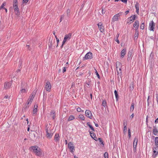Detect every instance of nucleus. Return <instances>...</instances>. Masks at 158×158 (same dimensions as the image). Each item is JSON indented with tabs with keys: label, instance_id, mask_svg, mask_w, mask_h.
<instances>
[{
	"label": "nucleus",
	"instance_id": "nucleus-11",
	"mask_svg": "<svg viewBox=\"0 0 158 158\" xmlns=\"http://www.w3.org/2000/svg\"><path fill=\"white\" fill-rule=\"evenodd\" d=\"M46 137L49 139H50L52 137V133H50L48 132V128L46 129Z\"/></svg>",
	"mask_w": 158,
	"mask_h": 158
},
{
	"label": "nucleus",
	"instance_id": "nucleus-18",
	"mask_svg": "<svg viewBox=\"0 0 158 158\" xmlns=\"http://www.w3.org/2000/svg\"><path fill=\"white\" fill-rule=\"evenodd\" d=\"M118 76H119L121 77L122 75V72L121 68H119V70L117 71Z\"/></svg>",
	"mask_w": 158,
	"mask_h": 158
},
{
	"label": "nucleus",
	"instance_id": "nucleus-64",
	"mask_svg": "<svg viewBox=\"0 0 158 158\" xmlns=\"http://www.w3.org/2000/svg\"><path fill=\"white\" fill-rule=\"evenodd\" d=\"M93 139L95 140H96L97 139V137H96V136H95V137H94L93 138Z\"/></svg>",
	"mask_w": 158,
	"mask_h": 158
},
{
	"label": "nucleus",
	"instance_id": "nucleus-36",
	"mask_svg": "<svg viewBox=\"0 0 158 158\" xmlns=\"http://www.w3.org/2000/svg\"><path fill=\"white\" fill-rule=\"evenodd\" d=\"M144 23H142L140 26V28L142 29H144Z\"/></svg>",
	"mask_w": 158,
	"mask_h": 158
},
{
	"label": "nucleus",
	"instance_id": "nucleus-39",
	"mask_svg": "<svg viewBox=\"0 0 158 158\" xmlns=\"http://www.w3.org/2000/svg\"><path fill=\"white\" fill-rule=\"evenodd\" d=\"M136 9H139V4L138 3H136L135 6Z\"/></svg>",
	"mask_w": 158,
	"mask_h": 158
},
{
	"label": "nucleus",
	"instance_id": "nucleus-48",
	"mask_svg": "<svg viewBox=\"0 0 158 158\" xmlns=\"http://www.w3.org/2000/svg\"><path fill=\"white\" fill-rule=\"evenodd\" d=\"M81 109L80 108L78 107L77 109V111L78 112H80L81 111Z\"/></svg>",
	"mask_w": 158,
	"mask_h": 158
},
{
	"label": "nucleus",
	"instance_id": "nucleus-58",
	"mask_svg": "<svg viewBox=\"0 0 158 158\" xmlns=\"http://www.w3.org/2000/svg\"><path fill=\"white\" fill-rule=\"evenodd\" d=\"M134 116V114H132L130 116V118H132Z\"/></svg>",
	"mask_w": 158,
	"mask_h": 158
},
{
	"label": "nucleus",
	"instance_id": "nucleus-49",
	"mask_svg": "<svg viewBox=\"0 0 158 158\" xmlns=\"http://www.w3.org/2000/svg\"><path fill=\"white\" fill-rule=\"evenodd\" d=\"M127 127H126V128H124V129H123L124 133H126L127 132Z\"/></svg>",
	"mask_w": 158,
	"mask_h": 158
},
{
	"label": "nucleus",
	"instance_id": "nucleus-30",
	"mask_svg": "<svg viewBox=\"0 0 158 158\" xmlns=\"http://www.w3.org/2000/svg\"><path fill=\"white\" fill-rule=\"evenodd\" d=\"M89 133L90 134V136L92 138H93L94 137H95V134L93 132L92 133L91 131L89 132Z\"/></svg>",
	"mask_w": 158,
	"mask_h": 158
},
{
	"label": "nucleus",
	"instance_id": "nucleus-52",
	"mask_svg": "<svg viewBox=\"0 0 158 158\" xmlns=\"http://www.w3.org/2000/svg\"><path fill=\"white\" fill-rule=\"evenodd\" d=\"M120 77L119 76H118L117 77V80L118 81L119 83H120Z\"/></svg>",
	"mask_w": 158,
	"mask_h": 158
},
{
	"label": "nucleus",
	"instance_id": "nucleus-54",
	"mask_svg": "<svg viewBox=\"0 0 158 158\" xmlns=\"http://www.w3.org/2000/svg\"><path fill=\"white\" fill-rule=\"evenodd\" d=\"M98 140H99V141H100V142H101V143H103V142H102V139H101V138H98Z\"/></svg>",
	"mask_w": 158,
	"mask_h": 158
},
{
	"label": "nucleus",
	"instance_id": "nucleus-44",
	"mask_svg": "<svg viewBox=\"0 0 158 158\" xmlns=\"http://www.w3.org/2000/svg\"><path fill=\"white\" fill-rule=\"evenodd\" d=\"M133 148H134V152H136V145H133Z\"/></svg>",
	"mask_w": 158,
	"mask_h": 158
},
{
	"label": "nucleus",
	"instance_id": "nucleus-24",
	"mask_svg": "<svg viewBox=\"0 0 158 158\" xmlns=\"http://www.w3.org/2000/svg\"><path fill=\"white\" fill-rule=\"evenodd\" d=\"M155 144L157 147H158V137H156L155 138Z\"/></svg>",
	"mask_w": 158,
	"mask_h": 158
},
{
	"label": "nucleus",
	"instance_id": "nucleus-53",
	"mask_svg": "<svg viewBox=\"0 0 158 158\" xmlns=\"http://www.w3.org/2000/svg\"><path fill=\"white\" fill-rule=\"evenodd\" d=\"M128 22H127V23H128V24H131L132 22V21H130V20H128Z\"/></svg>",
	"mask_w": 158,
	"mask_h": 158
},
{
	"label": "nucleus",
	"instance_id": "nucleus-37",
	"mask_svg": "<svg viewBox=\"0 0 158 158\" xmlns=\"http://www.w3.org/2000/svg\"><path fill=\"white\" fill-rule=\"evenodd\" d=\"M123 125L124 127V128H126V127H127V123L125 120L123 122Z\"/></svg>",
	"mask_w": 158,
	"mask_h": 158
},
{
	"label": "nucleus",
	"instance_id": "nucleus-1",
	"mask_svg": "<svg viewBox=\"0 0 158 158\" xmlns=\"http://www.w3.org/2000/svg\"><path fill=\"white\" fill-rule=\"evenodd\" d=\"M30 150L33 151L36 156H41L42 154V151L38 147L35 146H31L30 148Z\"/></svg>",
	"mask_w": 158,
	"mask_h": 158
},
{
	"label": "nucleus",
	"instance_id": "nucleus-7",
	"mask_svg": "<svg viewBox=\"0 0 158 158\" xmlns=\"http://www.w3.org/2000/svg\"><path fill=\"white\" fill-rule=\"evenodd\" d=\"M46 91L49 92L51 90V85L49 81H47L44 87Z\"/></svg>",
	"mask_w": 158,
	"mask_h": 158
},
{
	"label": "nucleus",
	"instance_id": "nucleus-47",
	"mask_svg": "<svg viewBox=\"0 0 158 158\" xmlns=\"http://www.w3.org/2000/svg\"><path fill=\"white\" fill-rule=\"evenodd\" d=\"M55 112L54 111L52 110L51 112V115H53L55 114Z\"/></svg>",
	"mask_w": 158,
	"mask_h": 158
},
{
	"label": "nucleus",
	"instance_id": "nucleus-6",
	"mask_svg": "<svg viewBox=\"0 0 158 158\" xmlns=\"http://www.w3.org/2000/svg\"><path fill=\"white\" fill-rule=\"evenodd\" d=\"M13 7L15 14L18 16L20 14V12L17 5H13Z\"/></svg>",
	"mask_w": 158,
	"mask_h": 158
},
{
	"label": "nucleus",
	"instance_id": "nucleus-50",
	"mask_svg": "<svg viewBox=\"0 0 158 158\" xmlns=\"http://www.w3.org/2000/svg\"><path fill=\"white\" fill-rule=\"evenodd\" d=\"M70 10L69 9H68L67 10V13L68 16V14L70 13Z\"/></svg>",
	"mask_w": 158,
	"mask_h": 158
},
{
	"label": "nucleus",
	"instance_id": "nucleus-33",
	"mask_svg": "<svg viewBox=\"0 0 158 158\" xmlns=\"http://www.w3.org/2000/svg\"><path fill=\"white\" fill-rule=\"evenodd\" d=\"M6 5V3L5 2H4L1 6L0 7V10H1L2 9H4L5 8L4 7V6H5Z\"/></svg>",
	"mask_w": 158,
	"mask_h": 158
},
{
	"label": "nucleus",
	"instance_id": "nucleus-34",
	"mask_svg": "<svg viewBox=\"0 0 158 158\" xmlns=\"http://www.w3.org/2000/svg\"><path fill=\"white\" fill-rule=\"evenodd\" d=\"M138 35H139V32L136 30L135 31V35H134V36H135V38L136 37L137 38V37L138 36Z\"/></svg>",
	"mask_w": 158,
	"mask_h": 158
},
{
	"label": "nucleus",
	"instance_id": "nucleus-59",
	"mask_svg": "<svg viewBox=\"0 0 158 158\" xmlns=\"http://www.w3.org/2000/svg\"><path fill=\"white\" fill-rule=\"evenodd\" d=\"M133 88H134V87L133 86H132L130 87V90H133Z\"/></svg>",
	"mask_w": 158,
	"mask_h": 158
},
{
	"label": "nucleus",
	"instance_id": "nucleus-43",
	"mask_svg": "<svg viewBox=\"0 0 158 158\" xmlns=\"http://www.w3.org/2000/svg\"><path fill=\"white\" fill-rule=\"evenodd\" d=\"M17 3V0H14L13 5H16Z\"/></svg>",
	"mask_w": 158,
	"mask_h": 158
},
{
	"label": "nucleus",
	"instance_id": "nucleus-3",
	"mask_svg": "<svg viewBox=\"0 0 158 158\" xmlns=\"http://www.w3.org/2000/svg\"><path fill=\"white\" fill-rule=\"evenodd\" d=\"M35 92L33 93L32 94H31V95H32L28 99V102L27 103V105H25V106H26V107H25L26 108H28L29 107V104L30 103H31L32 101V100H33V98H34V97L35 96ZM23 108H24V109L25 108V107L24 106L23 107Z\"/></svg>",
	"mask_w": 158,
	"mask_h": 158
},
{
	"label": "nucleus",
	"instance_id": "nucleus-57",
	"mask_svg": "<svg viewBox=\"0 0 158 158\" xmlns=\"http://www.w3.org/2000/svg\"><path fill=\"white\" fill-rule=\"evenodd\" d=\"M64 15H62L61 16V18H60L61 19H63L64 18Z\"/></svg>",
	"mask_w": 158,
	"mask_h": 158
},
{
	"label": "nucleus",
	"instance_id": "nucleus-16",
	"mask_svg": "<svg viewBox=\"0 0 158 158\" xmlns=\"http://www.w3.org/2000/svg\"><path fill=\"white\" fill-rule=\"evenodd\" d=\"M118 16L117 15H115L113 17L112 21L113 22H114L115 21H118Z\"/></svg>",
	"mask_w": 158,
	"mask_h": 158
},
{
	"label": "nucleus",
	"instance_id": "nucleus-40",
	"mask_svg": "<svg viewBox=\"0 0 158 158\" xmlns=\"http://www.w3.org/2000/svg\"><path fill=\"white\" fill-rule=\"evenodd\" d=\"M95 73L96 75H97V77H98V78H100V77L99 75L98 74V73L97 70L96 69H95Z\"/></svg>",
	"mask_w": 158,
	"mask_h": 158
},
{
	"label": "nucleus",
	"instance_id": "nucleus-25",
	"mask_svg": "<svg viewBox=\"0 0 158 158\" xmlns=\"http://www.w3.org/2000/svg\"><path fill=\"white\" fill-rule=\"evenodd\" d=\"M138 141V139L137 137H135L134 139L133 145H137V142Z\"/></svg>",
	"mask_w": 158,
	"mask_h": 158
},
{
	"label": "nucleus",
	"instance_id": "nucleus-8",
	"mask_svg": "<svg viewBox=\"0 0 158 158\" xmlns=\"http://www.w3.org/2000/svg\"><path fill=\"white\" fill-rule=\"evenodd\" d=\"M73 144L71 142H69L68 143V148L70 149L71 150V152H73L74 151V147L73 146Z\"/></svg>",
	"mask_w": 158,
	"mask_h": 158
},
{
	"label": "nucleus",
	"instance_id": "nucleus-41",
	"mask_svg": "<svg viewBox=\"0 0 158 158\" xmlns=\"http://www.w3.org/2000/svg\"><path fill=\"white\" fill-rule=\"evenodd\" d=\"M154 150L153 153L155 154V156H154V157H156V156L158 154V152H156V150Z\"/></svg>",
	"mask_w": 158,
	"mask_h": 158
},
{
	"label": "nucleus",
	"instance_id": "nucleus-61",
	"mask_svg": "<svg viewBox=\"0 0 158 158\" xmlns=\"http://www.w3.org/2000/svg\"><path fill=\"white\" fill-rule=\"evenodd\" d=\"M136 12L139 14V9H136Z\"/></svg>",
	"mask_w": 158,
	"mask_h": 158
},
{
	"label": "nucleus",
	"instance_id": "nucleus-17",
	"mask_svg": "<svg viewBox=\"0 0 158 158\" xmlns=\"http://www.w3.org/2000/svg\"><path fill=\"white\" fill-rule=\"evenodd\" d=\"M136 16L135 15L131 16L130 17H129L128 19V20H130L132 21V20H135V19Z\"/></svg>",
	"mask_w": 158,
	"mask_h": 158
},
{
	"label": "nucleus",
	"instance_id": "nucleus-22",
	"mask_svg": "<svg viewBox=\"0 0 158 158\" xmlns=\"http://www.w3.org/2000/svg\"><path fill=\"white\" fill-rule=\"evenodd\" d=\"M87 125L89 126V127H90V128L91 129V130H92L93 131H94V130L92 127V126L90 124V123L89 122H88L87 123Z\"/></svg>",
	"mask_w": 158,
	"mask_h": 158
},
{
	"label": "nucleus",
	"instance_id": "nucleus-20",
	"mask_svg": "<svg viewBox=\"0 0 158 158\" xmlns=\"http://www.w3.org/2000/svg\"><path fill=\"white\" fill-rule=\"evenodd\" d=\"M132 54V53L131 52H128V54L127 55V56H128L127 60H128L129 61V60H130Z\"/></svg>",
	"mask_w": 158,
	"mask_h": 158
},
{
	"label": "nucleus",
	"instance_id": "nucleus-60",
	"mask_svg": "<svg viewBox=\"0 0 158 158\" xmlns=\"http://www.w3.org/2000/svg\"><path fill=\"white\" fill-rule=\"evenodd\" d=\"M66 68L65 67H64V69H63V72L64 73L65 71H66Z\"/></svg>",
	"mask_w": 158,
	"mask_h": 158
},
{
	"label": "nucleus",
	"instance_id": "nucleus-15",
	"mask_svg": "<svg viewBox=\"0 0 158 158\" xmlns=\"http://www.w3.org/2000/svg\"><path fill=\"white\" fill-rule=\"evenodd\" d=\"M60 137L59 135L58 134H56L55 135L54 140L56 142H58L59 141Z\"/></svg>",
	"mask_w": 158,
	"mask_h": 158
},
{
	"label": "nucleus",
	"instance_id": "nucleus-14",
	"mask_svg": "<svg viewBox=\"0 0 158 158\" xmlns=\"http://www.w3.org/2000/svg\"><path fill=\"white\" fill-rule=\"evenodd\" d=\"M126 48L123 49L121 52V57L123 58L125 55L126 54Z\"/></svg>",
	"mask_w": 158,
	"mask_h": 158
},
{
	"label": "nucleus",
	"instance_id": "nucleus-21",
	"mask_svg": "<svg viewBox=\"0 0 158 158\" xmlns=\"http://www.w3.org/2000/svg\"><path fill=\"white\" fill-rule=\"evenodd\" d=\"M119 34H117L116 35V37L115 38V41L118 43H119V41L118 39V37L119 36Z\"/></svg>",
	"mask_w": 158,
	"mask_h": 158
},
{
	"label": "nucleus",
	"instance_id": "nucleus-38",
	"mask_svg": "<svg viewBox=\"0 0 158 158\" xmlns=\"http://www.w3.org/2000/svg\"><path fill=\"white\" fill-rule=\"evenodd\" d=\"M23 85V83H22V85ZM21 86H22V89L21 90V92H22V93H24V92H25V89H23V86L22 85H21Z\"/></svg>",
	"mask_w": 158,
	"mask_h": 158
},
{
	"label": "nucleus",
	"instance_id": "nucleus-13",
	"mask_svg": "<svg viewBox=\"0 0 158 158\" xmlns=\"http://www.w3.org/2000/svg\"><path fill=\"white\" fill-rule=\"evenodd\" d=\"M139 22L138 20H136L135 21L134 24L133 26L134 27H135L137 29L139 27Z\"/></svg>",
	"mask_w": 158,
	"mask_h": 158
},
{
	"label": "nucleus",
	"instance_id": "nucleus-63",
	"mask_svg": "<svg viewBox=\"0 0 158 158\" xmlns=\"http://www.w3.org/2000/svg\"><path fill=\"white\" fill-rule=\"evenodd\" d=\"M129 11L128 10H127L125 12V13H126V15H127L129 13Z\"/></svg>",
	"mask_w": 158,
	"mask_h": 158
},
{
	"label": "nucleus",
	"instance_id": "nucleus-55",
	"mask_svg": "<svg viewBox=\"0 0 158 158\" xmlns=\"http://www.w3.org/2000/svg\"><path fill=\"white\" fill-rule=\"evenodd\" d=\"M29 0H23V2L26 3H27L28 1Z\"/></svg>",
	"mask_w": 158,
	"mask_h": 158
},
{
	"label": "nucleus",
	"instance_id": "nucleus-32",
	"mask_svg": "<svg viewBox=\"0 0 158 158\" xmlns=\"http://www.w3.org/2000/svg\"><path fill=\"white\" fill-rule=\"evenodd\" d=\"M79 118L82 120H84L85 119V117L82 114L80 115L79 116Z\"/></svg>",
	"mask_w": 158,
	"mask_h": 158
},
{
	"label": "nucleus",
	"instance_id": "nucleus-42",
	"mask_svg": "<svg viewBox=\"0 0 158 158\" xmlns=\"http://www.w3.org/2000/svg\"><path fill=\"white\" fill-rule=\"evenodd\" d=\"M128 136L129 137V138H130V137L131 136V132L130 131V129H129L128 130Z\"/></svg>",
	"mask_w": 158,
	"mask_h": 158
},
{
	"label": "nucleus",
	"instance_id": "nucleus-62",
	"mask_svg": "<svg viewBox=\"0 0 158 158\" xmlns=\"http://www.w3.org/2000/svg\"><path fill=\"white\" fill-rule=\"evenodd\" d=\"M20 71V69H18V70H17L16 72V73H17H17H18Z\"/></svg>",
	"mask_w": 158,
	"mask_h": 158
},
{
	"label": "nucleus",
	"instance_id": "nucleus-4",
	"mask_svg": "<svg viewBox=\"0 0 158 158\" xmlns=\"http://www.w3.org/2000/svg\"><path fill=\"white\" fill-rule=\"evenodd\" d=\"M155 23L152 21L149 23V28L150 31H154L155 30Z\"/></svg>",
	"mask_w": 158,
	"mask_h": 158
},
{
	"label": "nucleus",
	"instance_id": "nucleus-26",
	"mask_svg": "<svg viewBox=\"0 0 158 158\" xmlns=\"http://www.w3.org/2000/svg\"><path fill=\"white\" fill-rule=\"evenodd\" d=\"M116 68H118L119 67H121V63L119 62H117L116 64Z\"/></svg>",
	"mask_w": 158,
	"mask_h": 158
},
{
	"label": "nucleus",
	"instance_id": "nucleus-19",
	"mask_svg": "<svg viewBox=\"0 0 158 158\" xmlns=\"http://www.w3.org/2000/svg\"><path fill=\"white\" fill-rule=\"evenodd\" d=\"M155 127H154V128L153 129V133L154 135H156L158 133V131L157 129L155 128Z\"/></svg>",
	"mask_w": 158,
	"mask_h": 158
},
{
	"label": "nucleus",
	"instance_id": "nucleus-27",
	"mask_svg": "<svg viewBox=\"0 0 158 158\" xmlns=\"http://www.w3.org/2000/svg\"><path fill=\"white\" fill-rule=\"evenodd\" d=\"M114 94L117 100H118V96L117 91L115 90L114 91Z\"/></svg>",
	"mask_w": 158,
	"mask_h": 158
},
{
	"label": "nucleus",
	"instance_id": "nucleus-35",
	"mask_svg": "<svg viewBox=\"0 0 158 158\" xmlns=\"http://www.w3.org/2000/svg\"><path fill=\"white\" fill-rule=\"evenodd\" d=\"M102 104L103 106H104L105 107L106 106V100H104L103 101Z\"/></svg>",
	"mask_w": 158,
	"mask_h": 158
},
{
	"label": "nucleus",
	"instance_id": "nucleus-5",
	"mask_svg": "<svg viewBox=\"0 0 158 158\" xmlns=\"http://www.w3.org/2000/svg\"><path fill=\"white\" fill-rule=\"evenodd\" d=\"M92 58V53L90 52H88L83 58V60L91 59Z\"/></svg>",
	"mask_w": 158,
	"mask_h": 158
},
{
	"label": "nucleus",
	"instance_id": "nucleus-23",
	"mask_svg": "<svg viewBox=\"0 0 158 158\" xmlns=\"http://www.w3.org/2000/svg\"><path fill=\"white\" fill-rule=\"evenodd\" d=\"M52 40H50L48 44L49 48H52Z\"/></svg>",
	"mask_w": 158,
	"mask_h": 158
},
{
	"label": "nucleus",
	"instance_id": "nucleus-28",
	"mask_svg": "<svg viewBox=\"0 0 158 158\" xmlns=\"http://www.w3.org/2000/svg\"><path fill=\"white\" fill-rule=\"evenodd\" d=\"M75 118L72 115H70L69 118H68V121H71L73 120V119H74Z\"/></svg>",
	"mask_w": 158,
	"mask_h": 158
},
{
	"label": "nucleus",
	"instance_id": "nucleus-56",
	"mask_svg": "<svg viewBox=\"0 0 158 158\" xmlns=\"http://www.w3.org/2000/svg\"><path fill=\"white\" fill-rule=\"evenodd\" d=\"M56 40L57 44H58L59 42V40L57 38H56Z\"/></svg>",
	"mask_w": 158,
	"mask_h": 158
},
{
	"label": "nucleus",
	"instance_id": "nucleus-9",
	"mask_svg": "<svg viewBox=\"0 0 158 158\" xmlns=\"http://www.w3.org/2000/svg\"><path fill=\"white\" fill-rule=\"evenodd\" d=\"M85 115L88 118H91L92 114L91 111L89 110H87L85 112Z\"/></svg>",
	"mask_w": 158,
	"mask_h": 158
},
{
	"label": "nucleus",
	"instance_id": "nucleus-45",
	"mask_svg": "<svg viewBox=\"0 0 158 158\" xmlns=\"http://www.w3.org/2000/svg\"><path fill=\"white\" fill-rule=\"evenodd\" d=\"M104 155L105 158H107V157H108V153L107 152H106L105 153Z\"/></svg>",
	"mask_w": 158,
	"mask_h": 158
},
{
	"label": "nucleus",
	"instance_id": "nucleus-46",
	"mask_svg": "<svg viewBox=\"0 0 158 158\" xmlns=\"http://www.w3.org/2000/svg\"><path fill=\"white\" fill-rule=\"evenodd\" d=\"M116 15H117L118 16V17H119L120 16H121V15L122 13L120 12V13L116 14Z\"/></svg>",
	"mask_w": 158,
	"mask_h": 158
},
{
	"label": "nucleus",
	"instance_id": "nucleus-51",
	"mask_svg": "<svg viewBox=\"0 0 158 158\" xmlns=\"http://www.w3.org/2000/svg\"><path fill=\"white\" fill-rule=\"evenodd\" d=\"M158 123V118H157L155 121V123L156 124L157 123Z\"/></svg>",
	"mask_w": 158,
	"mask_h": 158
},
{
	"label": "nucleus",
	"instance_id": "nucleus-31",
	"mask_svg": "<svg viewBox=\"0 0 158 158\" xmlns=\"http://www.w3.org/2000/svg\"><path fill=\"white\" fill-rule=\"evenodd\" d=\"M38 106H36V107H35V105L34 107V109L33 110V113L34 114H35L36 113V112L37 111V108Z\"/></svg>",
	"mask_w": 158,
	"mask_h": 158
},
{
	"label": "nucleus",
	"instance_id": "nucleus-29",
	"mask_svg": "<svg viewBox=\"0 0 158 158\" xmlns=\"http://www.w3.org/2000/svg\"><path fill=\"white\" fill-rule=\"evenodd\" d=\"M134 105L135 104L134 103H132L131 104V106L130 108V110L131 111H133L134 108Z\"/></svg>",
	"mask_w": 158,
	"mask_h": 158
},
{
	"label": "nucleus",
	"instance_id": "nucleus-12",
	"mask_svg": "<svg viewBox=\"0 0 158 158\" xmlns=\"http://www.w3.org/2000/svg\"><path fill=\"white\" fill-rule=\"evenodd\" d=\"M98 25L100 31L101 32H103L104 31V29L103 27L102 26V24L101 23H99L98 24Z\"/></svg>",
	"mask_w": 158,
	"mask_h": 158
},
{
	"label": "nucleus",
	"instance_id": "nucleus-10",
	"mask_svg": "<svg viewBox=\"0 0 158 158\" xmlns=\"http://www.w3.org/2000/svg\"><path fill=\"white\" fill-rule=\"evenodd\" d=\"M11 85V82H5L4 84V88L6 89H9Z\"/></svg>",
	"mask_w": 158,
	"mask_h": 158
},
{
	"label": "nucleus",
	"instance_id": "nucleus-2",
	"mask_svg": "<svg viewBox=\"0 0 158 158\" xmlns=\"http://www.w3.org/2000/svg\"><path fill=\"white\" fill-rule=\"evenodd\" d=\"M71 36L72 34L71 33H69L65 35L63 41L62 42V44L61 47V48H62L64 45V44L67 40H69L71 39Z\"/></svg>",
	"mask_w": 158,
	"mask_h": 158
}]
</instances>
